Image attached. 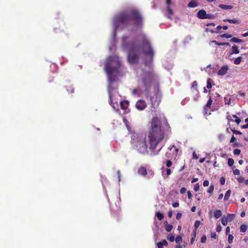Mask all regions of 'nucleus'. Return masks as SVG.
Segmentation results:
<instances>
[{
    "mask_svg": "<svg viewBox=\"0 0 248 248\" xmlns=\"http://www.w3.org/2000/svg\"><path fill=\"white\" fill-rule=\"evenodd\" d=\"M148 139L150 150L154 153L157 145L164 138V133L161 129V122L159 118L154 117L150 122Z\"/></svg>",
    "mask_w": 248,
    "mask_h": 248,
    "instance_id": "f257e3e1",
    "label": "nucleus"
},
{
    "mask_svg": "<svg viewBox=\"0 0 248 248\" xmlns=\"http://www.w3.org/2000/svg\"><path fill=\"white\" fill-rule=\"evenodd\" d=\"M120 65L121 60L118 56H112L108 58L105 69L110 83L116 81Z\"/></svg>",
    "mask_w": 248,
    "mask_h": 248,
    "instance_id": "f03ea898",
    "label": "nucleus"
},
{
    "mask_svg": "<svg viewBox=\"0 0 248 248\" xmlns=\"http://www.w3.org/2000/svg\"><path fill=\"white\" fill-rule=\"evenodd\" d=\"M130 143L132 148L137 150L139 153H148V145L145 136L139 134H133L131 136Z\"/></svg>",
    "mask_w": 248,
    "mask_h": 248,
    "instance_id": "7ed1b4c3",
    "label": "nucleus"
},
{
    "mask_svg": "<svg viewBox=\"0 0 248 248\" xmlns=\"http://www.w3.org/2000/svg\"><path fill=\"white\" fill-rule=\"evenodd\" d=\"M141 39V46L143 53L146 56L144 63L146 66H150L153 62L154 56V51L150 41L147 39L144 33L140 35Z\"/></svg>",
    "mask_w": 248,
    "mask_h": 248,
    "instance_id": "20e7f679",
    "label": "nucleus"
},
{
    "mask_svg": "<svg viewBox=\"0 0 248 248\" xmlns=\"http://www.w3.org/2000/svg\"><path fill=\"white\" fill-rule=\"evenodd\" d=\"M155 79V75L152 71L146 72L143 75L141 82L145 89V96L148 98L151 90V88Z\"/></svg>",
    "mask_w": 248,
    "mask_h": 248,
    "instance_id": "39448f33",
    "label": "nucleus"
},
{
    "mask_svg": "<svg viewBox=\"0 0 248 248\" xmlns=\"http://www.w3.org/2000/svg\"><path fill=\"white\" fill-rule=\"evenodd\" d=\"M140 58V49L136 45L132 44L129 47L128 54L127 60L130 63H136L138 62Z\"/></svg>",
    "mask_w": 248,
    "mask_h": 248,
    "instance_id": "423d86ee",
    "label": "nucleus"
},
{
    "mask_svg": "<svg viewBox=\"0 0 248 248\" xmlns=\"http://www.w3.org/2000/svg\"><path fill=\"white\" fill-rule=\"evenodd\" d=\"M114 23L116 26L122 25L124 28L131 24L130 14L122 13L117 16L114 19Z\"/></svg>",
    "mask_w": 248,
    "mask_h": 248,
    "instance_id": "0eeeda50",
    "label": "nucleus"
},
{
    "mask_svg": "<svg viewBox=\"0 0 248 248\" xmlns=\"http://www.w3.org/2000/svg\"><path fill=\"white\" fill-rule=\"evenodd\" d=\"M131 21H133L134 26L142 28L143 26V18L140 13L137 10H132L130 13Z\"/></svg>",
    "mask_w": 248,
    "mask_h": 248,
    "instance_id": "6e6552de",
    "label": "nucleus"
},
{
    "mask_svg": "<svg viewBox=\"0 0 248 248\" xmlns=\"http://www.w3.org/2000/svg\"><path fill=\"white\" fill-rule=\"evenodd\" d=\"M161 101V97L158 93H155L153 96L150 97V102L151 103V110L154 111L158 106Z\"/></svg>",
    "mask_w": 248,
    "mask_h": 248,
    "instance_id": "1a4fd4ad",
    "label": "nucleus"
},
{
    "mask_svg": "<svg viewBox=\"0 0 248 248\" xmlns=\"http://www.w3.org/2000/svg\"><path fill=\"white\" fill-rule=\"evenodd\" d=\"M136 107L139 110H143L147 107V104L144 100L140 99L136 102Z\"/></svg>",
    "mask_w": 248,
    "mask_h": 248,
    "instance_id": "9d476101",
    "label": "nucleus"
},
{
    "mask_svg": "<svg viewBox=\"0 0 248 248\" xmlns=\"http://www.w3.org/2000/svg\"><path fill=\"white\" fill-rule=\"evenodd\" d=\"M206 12L204 10H200L197 14V17L199 19H206Z\"/></svg>",
    "mask_w": 248,
    "mask_h": 248,
    "instance_id": "9b49d317",
    "label": "nucleus"
},
{
    "mask_svg": "<svg viewBox=\"0 0 248 248\" xmlns=\"http://www.w3.org/2000/svg\"><path fill=\"white\" fill-rule=\"evenodd\" d=\"M228 66L227 65H223L218 71L217 74L220 76H223L225 75L228 70Z\"/></svg>",
    "mask_w": 248,
    "mask_h": 248,
    "instance_id": "f8f14e48",
    "label": "nucleus"
},
{
    "mask_svg": "<svg viewBox=\"0 0 248 248\" xmlns=\"http://www.w3.org/2000/svg\"><path fill=\"white\" fill-rule=\"evenodd\" d=\"M121 108L123 109H126L129 106V102L126 100H123L120 102Z\"/></svg>",
    "mask_w": 248,
    "mask_h": 248,
    "instance_id": "ddd939ff",
    "label": "nucleus"
},
{
    "mask_svg": "<svg viewBox=\"0 0 248 248\" xmlns=\"http://www.w3.org/2000/svg\"><path fill=\"white\" fill-rule=\"evenodd\" d=\"M199 5V2L196 0H192L188 4L187 6L190 8H195Z\"/></svg>",
    "mask_w": 248,
    "mask_h": 248,
    "instance_id": "4468645a",
    "label": "nucleus"
},
{
    "mask_svg": "<svg viewBox=\"0 0 248 248\" xmlns=\"http://www.w3.org/2000/svg\"><path fill=\"white\" fill-rule=\"evenodd\" d=\"M168 245V243L165 239L163 240L162 241L159 242L157 244L158 248H163V246L167 247Z\"/></svg>",
    "mask_w": 248,
    "mask_h": 248,
    "instance_id": "2eb2a0df",
    "label": "nucleus"
},
{
    "mask_svg": "<svg viewBox=\"0 0 248 248\" xmlns=\"http://www.w3.org/2000/svg\"><path fill=\"white\" fill-rule=\"evenodd\" d=\"M138 173L142 175L145 176L147 174L146 169L141 167L138 169Z\"/></svg>",
    "mask_w": 248,
    "mask_h": 248,
    "instance_id": "dca6fc26",
    "label": "nucleus"
},
{
    "mask_svg": "<svg viewBox=\"0 0 248 248\" xmlns=\"http://www.w3.org/2000/svg\"><path fill=\"white\" fill-rule=\"evenodd\" d=\"M239 53V50L238 49V47L237 46L234 45L232 46L231 51L230 52V55H232L233 54H238Z\"/></svg>",
    "mask_w": 248,
    "mask_h": 248,
    "instance_id": "f3484780",
    "label": "nucleus"
},
{
    "mask_svg": "<svg viewBox=\"0 0 248 248\" xmlns=\"http://www.w3.org/2000/svg\"><path fill=\"white\" fill-rule=\"evenodd\" d=\"M165 230L167 232H170L172 229L173 226L171 224H168L166 221L164 222Z\"/></svg>",
    "mask_w": 248,
    "mask_h": 248,
    "instance_id": "a211bd4d",
    "label": "nucleus"
},
{
    "mask_svg": "<svg viewBox=\"0 0 248 248\" xmlns=\"http://www.w3.org/2000/svg\"><path fill=\"white\" fill-rule=\"evenodd\" d=\"M222 212L220 210H216L214 211V216L216 219L219 218L222 216Z\"/></svg>",
    "mask_w": 248,
    "mask_h": 248,
    "instance_id": "6ab92c4d",
    "label": "nucleus"
},
{
    "mask_svg": "<svg viewBox=\"0 0 248 248\" xmlns=\"http://www.w3.org/2000/svg\"><path fill=\"white\" fill-rule=\"evenodd\" d=\"M224 22H228L230 23H233V24H239V20L237 19H224L223 20Z\"/></svg>",
    "mask_w": 248,
    "mask_h": 248,
    "instance_id": "aec40b11",
    "label": "nucleus"
},
{
    "mask_svg": "<svg viewBox=\"0 0 248 248\" xmlns=\"http://www.w3.org/2000/svg\"><path fill=\"white\" fill-rule=\"evenodd\" d=\"M212 102H213V101L212 100L211 97L210 96L209 98V99L208 100L206 104L205 105V106L204 107V109L205 110V111H206L207 108H211V105L212 104Z\"/></svg>",
    "mask_w": 248,
    "mask_h": 248,
    "instance_id": "412c9836",
    "label": "nucleus"
},
{
    "mask_svg": "<svg viewBox=\"0 0 248 248\" xmlns=\"http://www.w3.org/2000/svg\"><path fill=\"white\" fill-rule=\"evenodd\" d=\"M218 6L224 10L232 9L233 8V6L232 5H227L223 4H220Z\"/></svg>",
    "mask_w": 248,
    "mask_h": 248,
    "instance_id": "4be33fe9",
    "label": "nucleus"
},
{
    "mask_svg": "<svg viewBox=\"0 0 248 248\" xmlns=\"http://www.w3.org/2000/svg\"><path fill=\"white\" fill-rule=\"evenodd\" d=\"M172 148H174V152L173 153V154L175 156H176L178 152V149L174 145L170 146V147L169 148L170 150H171Z\"/></svg>",
    "mask_w": 248,
    "mask_h": 248,
    "instance_id": "5701e85b",
    "label": "nucleus"
},
{
    "mask_svg": "<svg viewBox=\"0 0 248 248\" xmlns=\"http://www.w3.org/2000/svg\"><path fill=\"white\" fill-rule=\"evenodd\" d=\"M128 37L127 36H123L122 37L123 41V47L125 48L127 46V40Z\"/></svg>",
    "mask_w": 248,
    "mask_h": 248,
    "instance_id": "b1692460",
    "label": "nucleus"
},
{
    "mask_svg": "<svg viewBox=\"0 0 248 248\" xmlns=\"http://www.w3.org/2000/svg\"><path fill=\"white\" fill-rule=\"evenodd\" d=\"M212 43H214L215 44L217 45V46H229L230 44L229 43H218L217 41L215 40H213L211 41Z\"/></svg>",
    "mask_w": 248,
    "mask_h": 248,
    "instance_id": "393cba45",
    "label": "nucleus"
},
{
    "mask_svg": "<svg viewBox=\"0 0 248 248\" xmlns=\"http://www.w3.org/2000/svg\"><path fill=\"white\" fill-rule=\"evenodd\" d=\"M155 216L157 217L158 220L159 221L163 219L164 217L163 214L159 212H157L155 213Z\"/></svg>",
    "mask_w": 248,
    "mask_h": 248,
    "instance_id": "a878e982",
    "label": "nucleus"
},
{
    "mask_svg": "<svg viewBox=\"0 0 248 248\" xmlns=\"http://www.w3.org/2000/svg\"><path fill=\"white\" fill-rule=\"evenodd\" d=\"M234 217H235L234 214H229L226 218L228 220V221H231L234 219Z\"/></svg>",
    "mask_w": 248,
    "mask_h": 248,
    "instance_id": "bb28decb",
    "label": "nucleus"
},
{
    "mask_svg": "<svg viewBox=\"0 0 248 248\" xmlns=\"http://www.w3.org/2000/svg\"><path fill=\"white\" fill-rule=\"evenodd\" d=\"M242 60V58L241 57H238L233 60V63L236 65L239 64L241 63Z\"/></svg>",
    "mask_w": 248,
    "mask_h": 248,
    "instance_id": "cd10ccee",
    "label": "nucleus"
},
{
    "mask_svg": "<svg viewBox=\"0 0 248 248\" xmlns=\"http://www.w3.org/2000/svg\"><path fill=\"white\" fill-rule=\"evenodd\" d=\"M247 230V226L246 224H242L240 228V231L241 232H245Z\"/></svg>",
    "mask_w": 248,
    "mask_h": 248,
    "instance_id": "c85d7f7f",
    "label": "nucleus"
},
{
    "mask_svg": "<svg viewBox=\"0 0 248 248\" xmlns=\"http://www.w3.org/2000/svg\"><path fill=\"white\" fill-rule=\"evenodd\" d=\"M231 193V191L230 189L228 190L226 192L225 194V196H224V200L225 201H227V200H228L229 199V198L230 197Z\"/></svg>",
    "mask_w": 248,
    "mask_h": 248,
    "instance_id": "c756f323",
    "label": "nucleus"
},
{
    "mask_svg": "<svg viewBox=\"0 0 248 248\" xmlns=\"http://www.w3.org/2000/svg\"><path fill=\"white\" fill-rule=\"evenodd\" d=\"M213 81L212 79L208 78L207 80V86L206 87L208 89H211L212 88V83Z\"/></svg>",
    "mask_w": 248,
    "mask_h": 248,
    "instance_id": "7c9ffc66",
    "label": "nucleus"
},
{
    "mask_svg": "<svg viewBox=\"0 0 248 248\" xmlns=\"http://www.w3.org/2000/svg\"><path fill=\"white\" fill-rule=\"evenodd\" d=\"M66 88H67V92L69 93H74V89L72 85H70L69 86H67L66 87Z\"/></svg>",
    "mask_w": 248,
    "mask_h": 248,
    "instance_id": "2f4dec72",
    "label": "nucleus"
},
{
    "mask_svg": "<svg viewBox=\"0 0 248 248\" xmlns=\"http://www.w3.org/2000/svg\"><path fill=\"white\" fill-rule=\"evenodd\" d=\"M230 41L232 42L239 43H241L242 42V40H241L239 38H237L236 37H233L230 40Z\"/></svg>",
    "mask_w": 248,
    "mask_h": 248,
    "instance_id": "473e14b6",
    "label": "nucleus"
},
{
    "mask_svg": "<svg viewBox=\"0 0 248 248\" xmlns=\"http://www.w3.org/2000/svg\"><path fill=\"white\" fill-rule=\"evenodd\" d=\"M175 240L176 243L178 244H181L182 242V238L180 235L177 236Z\"/></svg>",
    "mask_w": 248,
    "mask_h": 248,
    "instance_id": "72a5a7b5",
    "label": "nucleus"
},
{
    "mask_svg": "<svg viewBox=\"0 0 248 248\" xmlns=\"http://www.w3.org/2000/svg\"><path fill=\"white\" fill-rule=\"evenodd\" d=\"M228 220L225 217H223L221 219V223L223 226H226L227 225Z\"/></svg>",
    "mask_w": 248,
    "mask_h": 248,
    "instance_id": "f704fd0d",
    "label": "nucleus"
},
{
    "mask_svg": "<svg viewBox=\"0 0 248 248\" xmlns=\"http://www.w3.org/2000/svg\"><path fill=\"white\" fill-rule=\"evenodd\" d=\"M196 230H194V231L192 234V237L191 238V239H190V243L191 244H192L193 243V242L194 241L195 238L196 237Z\"/></svg>",
    "mask_w": 248,
    "mask_h": 248,
    "instance_id": "c9c22d12",
    "label": "nucleus"
},
{
    "mask_svg": "<svg viewBox=\"0 0 248 248\" xmlns=\"http://www.w3.org/2000/svg\"><path fill=\"white\" fill-rule=\"evenodd\" d=\"M200 221L199 220H196L194 224V227H195V230H197V229L199 228L200 225Z\"/></svg>",
    "mask_w": 248,
    "mask_h": 248,
    "instance_id": "e433bc0d",
    "label": "nucleus"
},
{
    "mask_svg": "<svg viewBox=\"0 0 248 248\" xmlns=\"http://www.w3.org/2000/svg\"><path fill=\"white\" fill-rule=\"evenodd\" d=\"M214 190V186L213 185H211L209 189L207 190V192L210 194L212 193Z\"/></svg>",
    "mask_w": 248,
    "mask_h": 248,
    "instance_id": "4c0bfd02",
    "label": "nucleus"
},
{
    "mask_svg": "<svg viewBox=\"0 0 248 248\" xmlns=\"http://www.w3.org/2000/svg\"><path fill=\"white\" fill-rule=\"evenodd\" d=\"M233 239V236L232 234L228 235V242L229 244H232Z\"/></svg>",
    "mask_w": 248,
    "mask_h": 248,
    "instance_id": "58836bf2",
    "label": "nucleus"
},
{
    "mask_svg": "<svg viewBox=\"0 0 248 248\" xmlns=\"http://www.w3.org/2000/svg\"><path fill=\"white\" fill-rule=\"evenodd\" d=\"M108 96H109V104L114 108H115L114 105H112V97L110 91H108Z\"/></svg>",
    "mask_w": 248,
    "mask_h": 248,
    "instance_id": "ea45409f",
    "label": "nucleus"
},
{
    "mask_svg": "<svg viewBox=\"0 0 248 248\" xmlns=\"http://www.w3.org/2000/svg\"><path fill=\"white\" fill-rule=\"evenodd\" d=\"M234 163V160L232 158H229L228 164L229 166H232Z\"/></svg>",
    "mask_w": 248,
    "mask_h": 248,
    "instance_id": "a19ab883",
    "label": "nucleus"
},
{
    "mask_svg": "<svg viewBox=\"0 0 248 248\" xmlns=\"http://www.w3.org/2000/svg\"><path fill=\"white\" fill-rule=\"evenodd\" d=\"M167 11L168 12V13L171 15H173V11L170 8V6H167Z\"/></svg>",
    "mask_w": 248,
    "mask_h": 248,
    "instance_id": "79ce46f5",
    "label": "nucleus"
},
{
    "mask_svg": "<svg viewBox=\"0 0 248 248\" xmlns=\"http://www.w3.org/2000/svg\"><path fill=\"white\" fill-rule=\"evenodd\" d=\"M215 18L214 15L212 14H206V19H214Z\"/></svg>",
    "mask_w": 248,
    "mask_h": 248,
    "instance_id": "37998d69",
    "label": "nucleus"
},
{
    "mask_svg": "<svg viewBox=\"0 0 248 248\" xmlns=\"http://www.w3.org/2000/svg\"><path fill=\"white\" fill-rule=\"evenodd\" d=\"M221 36L223 38H231L232 37V35L227 33H224L222 34Z\"/></svg>",
    "mask_w": 248,
    "mask_h": 248,
    "instance_id": "c03bdc74",
    "label": "nucleus"
},
{
    "mask_svg": "<svg viewBox=\"0 0 248 248\" xmlns=\"http://www.w3.org/2000/svg\"><path fill=\"white\" fill-rule=\"evenodd\" d=\"M240 153H241V151H240V150H239L238 149H235L233 151V154L235 155H240Z\"/></svg>",
    "mask_w": 248,
    "mask_h": 248,
    "instance_id": "a18cd8bd",
    "label": "nucleus"
},
{
    "mask_svg": "<svg viewBox=\"0 0 248 248\" xmlns=\"http://www.w3.org/2000/svg\"><path fill=\"white\" fill-rule=\"evenodd\" d=\"M206 236L205 235H203L202 237H201V242L202 243H204L206 242Z\"/></svg>",
    "mask_w": 248,
    "mask_h": 248,
    "instance_id": "49530a36",
    "label": "nucleus"
},
{
    "mask_svg": "<svg viewBox=\"0 0 248 248\" xmlns=\"http://www.w3.org/2000/svg\"><path fill=\"white\" fill-rule=\"evenodd\" d=\"M200 189V185L199 184H196L195 185H194V189L195 191H197L199 190Z\"/></svg>",
    "mask_w": 248,
    "mask_h": 248,
    "instance_id": "de8ad7c7",
    "label": "nucleus"
},
{
    "mask_svg": "<svg viewBox=\"0 0 248 248\" xmlns=\"http://www.w3.org/2000/svg\"><path fill=\"white\" fill-rule=\"evenodd\" d=\"M172 165V162L170 160H167L166 161V166L167 167L169 168Z\"/></svg>",
    "mask_w": 248,
    "mask_h": 248,
    "instance_id": "09e8293b",
    "label": "nucleus"
},
{
    "mask_svg": "<svg viewBox=\"0 0 248 248\" xmlns=\"http://www.w3.org/2000/svg\"><path fill=\"white\" fill-rule=\"evenodd\" d=\"M209 182L208 180H204L203 182V186L204 187H206V186H209Z\"/></svg>",
    "mask_w": 248,
    "mask_h": 248,
    "instance_id": "8fccbe9b",
    "label": "nucleus"
},
{
    "mask_svg": "<svg viewBox=\"0 0 248 248\" xmlns=\"http://www.w3.org/2000/svg\"><path fill=\"white\" fill-rule=\"evenodd\" d=\"M233 173L234 175H239V174H240V171L238 169H235V170H233Z\"/></svg>",
    "mask_w": 248,
    "mask_h": 248,
    "instance_id": "3c124183",
    "label": "nucleus"
},
{
    "mask_svg": "<svg viewBox=\"0 0 248 248\" xmlns=\"http://www.w3.org/2000/svg\"><path fill=\"white\" fill-rule=\"evenodd\" d=\"M173 3L171 2V0H166L167 6H170L171 5H173Z\"/></svg>",
    "mask_w": 248,
    "mask_h": 248,
    "instance_id": "603ef678",
    "label": "nucleus"
},
{
    "mask_svg": "<svg viewBox=\"0 0 248 248\" xmlns=\"http://www.w3.org/2000/svg\"><path fill=\"white\" fill-rule=\"evenodd\" d=\"M222 228L220 225H218L216 228V231L217 232H220L221 231Z\"/></svg>",
    "mask_w": 248,
    "mask_h": 248,
    "instance_id": "864d4df0",
    "label": "nucleus"
},
{
    "mask_svg": "<svg viewBox=\"0 0 248 248\" xmlns=\"http://www.w3.org/2000/svg\"><path fill=\"white\" fill-rule=\"evenodd\" d=\"M225 182V179L224 177H221L220 180V183L221 185H224Z\"/></svg>",
    "mask_w": 248,
    "mask_h": 248,
    "instance_id": "5fc2aeb1",
    "label": "nucleus"
},
{
    "mask_svg": "<svg viewBox=\"0 0 248 248\" xmlns=\"http://www.w3.org/2000/svg\"><path fill=\"white\" fill-rule=\"evenodd\" d=\"M232 131L233 134H238V135H241L242 134V133L240 131L236 130H234H234H232Z\"/></svg>",
    "mask_w": 248,
    "mask_h": 248,
    "instance_id": "6e6d98bb",
    "label": "nucleus"
},
{
    "mask_svg": "<svg viewBox=\"0 0 248 248\" xmlns=\"http://www.w3.org/2000/svg\"><path fill=\"white\" fill-rule=\"evenodd\" d=\"M182 217V214L181 213H178L176 215V218L177 220H179Z\"/></svg>",
    "mask_w": 248,
    "mask_h": 248,
    "instance_id": "4d7b16f0",
    "label": "nucleus"
},
{
    "mask_svg": "<svg viewBox=\"0 0 248 248\" xmlns=\"http://www.w3.org/2000/svg\"><path fill=\"white\" fill-rule=\"evenodd\" d=\"M172 205L173 207L176 208V207H178L179 206V204L178 202H175L172 203Z\"/></svg>",
    "mask_w": 248,
    "mask_h": 248,
    "instance_id": "13d9d810",
    "label": "nucleus"
},
{
    "mask_svg": "<svg viewBox=\"0 0 248 248\" xmlns=\"http://www.w3.org/2000/svg\"><path fill=\"white\" fill-rule=\"evenodd\" d=\"M186 189L185 187H182L180 189V193L181 194H184L186 192Z\"/></svg>",
    "mask_w": 248,
    "mask_h": 248,
    "instance_id": "bf43d9fd",
    "label": "nucleus"
},
{
    "mask_svg": "<svg viewBox=\"0 0 248 248\" xmlns=\"http://www.w3.org/2000/svg\"><path fill=\"white\" fill-rule=\"evenodd\" d=\"M235 140H236V138L234 137L233 135H232V138L231 139L230 142L233 143L235 141Z\"/></svg>",
    "mask_w": 248,
    "mask_h": 248,
    "instance_id": "052dcab7",
    "label": "nucleus"
},
{
    "mask_svg": "<svg viewBox=\"0 0 248 248\" xmlns=\"http://www.w3.org/2000/svg\"><path fill=\"white\" fill-rule=\"evenodd\" d=\"M211 238L216 239L217 237V235L215 232H213L211 233Z\"/></svg>",
    "mask_w": 248,
    "mask_h": 248,
    "instance_id": "680f3d73",
    "label": "nucleus"
},
{
    "mask_svg": "<svg viewBox=\"0 0 248 248\" xmlns=\"http://www.w3.org/2000/svg\"><path fill=\"white\" fill-rule=\"evenodd\" d=\"M197 86V82L196 81H194L192 82L191 88H194Z\"/></svg>",
    "mask_w": 248,
    "mask_h": 248,
    "instance_id": "e2e57ef3",
    "label": "nucleus"
},
{
    "mask_svg": "<svg viewBox=\"0 0 248 248\" xmlns=\"http://www.w3.org/2000/svg\"><path fill=\"white\" fill-rule=\"evenodd\" d=\"M169 240L170 241V242H173L175 240V238H174V236L173 235H172V236H170L169 238Z\"/></svg>",
    "mask_w": 248,
    "mask_h": 248,
    "instance_id": "0e129e2a",
    "label": "nucleus"
},
{
    "mask_svg": "<svg viewBox=\"0 0 248 248\" xmlns=\"http://www.w3.org/2000/svg\"><path fill=\"white\" fill-rule=\"evenodd\" d=\"M192 155H193V158H194L195 159H197L199 158V156L196 155V154L195 152H194L193 153Z\"/></svg>",
    "mask_w": 248,
    "mask_h": 248,
    "instance_id": "69168bd1",
    "label": "nucleus"
},
{
    "mask_svg": "<svg viewBox=\"0 0 248 248\" xmlns=\"http://www.w3.org/2000/svg\"><path fill=\"white\" fill-rule=\"evenodd\" d=\"M168 216L169 217L171 218L172 216V211H169L168 213Z\"/></svg>",
    "mask_w": 248,
    "mask_h": 248,
    "instance_id": "338daca9",
    "label": "nucleus"
},
{
    "mask_svg": "<svg viewBox=\"0 0 248 248\" xmlns=\"http://www.w3.org/2000/svg\"><path fill=\"white\" fill-rule=\"evenodd\" d=\"M230 232V229L229 227H227L226 229V234H229Z\"/></svg>",
    "mask_w": 248,
    "mask_h": 248,
    "instance_id": "774afa93",
    "label": "nucleus"
}]
</instances>
